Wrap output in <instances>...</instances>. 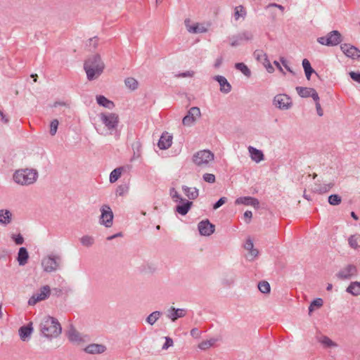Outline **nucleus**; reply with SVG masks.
I'll list each match as a JSON object with an SVG mask.
<instances>
[{"mask_svg":"<svg viewBox=\"0 0 360 360\" xmlns=\"http://www.w3.org/2000/svg\"><path fill=\"white\" fill-rule=\"evenodd\" d=\"M120 123L119 115L115 112H101L97 115L94 128L103 136H112L117 131Z\"/></svg>","mask_w":360,"mask_h":360,"instance_id":"nucleus-1","label":"nucleus"},{"mask_svg":"<svg viewBox=\"0 0 360 360\" xmlns=\"http://www.w3.org/2000/svg\"><path fill=\"white\" fill-rule=\"evenodd\" d=\"M39 330L44 337L51 340L60 335L62 328L56 319L50 316H44L40 320Z\"/></svg>","mask_w":360,"mask_h":360,"instance_id":"nucleus-2","label":"nucleus"},{"mask_svg":"<svg viewBox=\"0 0 360 360\" xmlns=\"http://www.w3.org/2000/svg\"><path fill=\"white\" fill-rule=\"evenodd\" d=\"M84 68L87 79L89 80H94L103 73L105 64L99 55L94 54L87 58L84 63Z\"/></svg>","mask_w":360,"mask_h":360,"instance_id":"nucleus-3","label":"nucleus"},{"mask_svg":"<svg viewBox=\"0 0 360 360\" xmlns=\"http://www.w3.org/2000/svg\"><path fill=\"white\" fill-rule=\"evenodd\" d=\"M39 173L37 169L32 168L19 169L13 174V181L22 186H28L37 182Z\"/></svg>","mask_w":360,"mask_h":360,"instance_id":"nucleus-4","label":"nucleus"},{"mask_svg":"<svg viewBox=\"0 0 360 360\" xmlns=\"http://www.w3.org/2000/svg\"><path fill=\"white\" fill-rule=\"evenodd\" d=\"M61 256L53 252L44 255L41 260V266L44 272L53 273L61 266Z\"/></svg>","mask_w":360,"mask_h":360,"instance_id":"nucleus-5","label":"nucleus"},{"mask_svg":"<svg viewBox=\"0 0 360 360\" xmlns=\"http://www.w3.org/2000/svg\"><path fill=\"white\" fill-rule=\"evenodd\" d=\"M214 160V154L210 150H200L192 156L193 163L198 167H209Z\"/></svg>","mask_w":360,"mask_h":360,"instance_id":"nucleus-6","label":"nucleus"},{"mask_svg":"<svg viewBox=\"0 0 360 360\" xmlns=\"http://www.w3.org/2000/svg\"><path fill=\"white\" fill-rule=\"evenodd\" d=\"M317 41L321 45L334 46L342 41V37L338 31L333 30L324 37H319Z\"/></svg>","mask_w":360,"mask_h":360,"instance_id":"nucleus-7","label":"nucleus"},{"mask_svg":"<svg viewBox=\"0 0 360 360\" xmlns=\"http://www.w3.org/2000/svg\"><path fill=\"white\" fill-rule=\"evenodd\" d=\"M101 216L99 223L106 228H110L113 224V213L110 207L108 205H103L100 208Z\"/></svg>","mask_w":360,"mask_h":360,"instance_id":"nucleus-8","label":"nucleus"},{"mask_svg":"<svg viewBox=\"0 0 360 360\" xmlns=\"http://www.w3.org/2000/svg\"><path fill=\"white\" fill-rule=\"evenodd\" d=\"M273 105L281 110H288L292 108V101L287 94H279L274 97Z\"/></svg>","mask_w":360,"mask_h":360,"instance_id":"nucleus-9","label":"nucleus"},{"mask_svg":"<svg viewBox=\"0 0 360 360\" xmlns=\"http://www.w3.org/2000/svg\"><path fill=\"white\" fill-rule=\"evenodd\" d=\"M201 116L200 109L198 107H192L184 117L182 124L186 127H192L200 120Z\"/></svg>","mask_w":360,"mask_h":360,"instance_id":"nucleus-10","label":"nucleus"},{"mask_svg":"<svg viewBox=\"0 0 360 360\" xmlns=\"http://www.w3.org/2000/svg\"><path fill=\"white\" fill-rule=\"evenodd\" d=\"M186 30L190 34H201L208 31V24L192 21L190 18L184 20Z\"/></svg>","mask_w":360,"mask_h":360,"instance_id":"nucleus-11","label":"nucleus"},{"mask_svg":"<svg viewBox=\"0 0 360 360\" xmlns=\"http://www.w3.org/2000/svg\"><path fill=\"white\" fill-rule=\"evenodd\" d=\"M51 294V288L49 285H44L38 292L33 294L29 299L28 304L30 305H34L37 302L44 300L49 297Z\"/></svg>","mask_w":360,"mask_h":360,"instance_id":"nucleus-12","label":"nucleus"},{"mask_svg":"<svg viewBox=\"0 0 360 360\" xmlns=\"http://www.w3.org/2000/svg\"><path fill=\"white\" fill-rule=\"evenodd\" d=\"M214 225L209 220H202L198 223V229L201 236H210L214 232Z\"/></svg>","mask_w":360,"mask_h":360,"instance_id":"nucleus-13","label":"nucleus"},{"mask_svg":"<svg viewBox=\"0 0 360 360\" xmlns=\"http://www.w3.org/2000/svg\"><path fill=\"white\" fill-rule=\"evenodd\" d=\"M340 49L344 54L348 58L356 59L360 57V50L351 44H342Z\"/></svg>","mask_w":360,"mask_h":360,"instance_id":"nucleus-14","label":"nucleus"},{"mask_svg":"<svg viewBox=\"0 0 360 360\" xmlns=\"http://www.w3.org/2000/svg\"><path fill=\"white\" fill-rule=\"evenodd\" d=\"M186 315V310L185 309H176L171 307L167 311V317L172 322H175L178 319L184 317Z\"/></svg>","mask_w":360,"mask_h":360,"instance_id":"nucleus-15","label":"nucleus"},{"mask_svg":"<svg viewBox=\"0 0 360 360\" xmlns=\"http://www.w3.org/2000/svg\"><path fill=\"white\" fill-rule=\"evenodd\" d=\"M356 274V266L354 265H347L341 269L337 274L340 279H349Z\"/></svg>","mask_w":360,"mask_h":360,"instance_id":"nucleus-16","label":"nucleus"},{"mask_svg":"<svg viewBox=\"0 0 360 360\" xmlns=\"http://www.w3.org/2000/svg\"><path fill=\"white\" fill-rule=\"evenodd\" d=\"M213 79L217 81L220 86V91L223 94H227L231 91V85L228 82L226 78L221 75H216L213 77Z\"/></svg>","mask_w":360,"mask_h":360,"instance_id":"nucleus-17","label":"nucleus"},{"mask_svg":"<svg viewBox=\"0 0 360 360\" xmlns=\"http://www.w3.org/2000/svg\"><path fill=\"white\" fill-rule=\"evenodd\" d=\"M32 323L30 322L26 326H21L18 330V334L20 340L23 342H27L30 339L31 335L33 333Z\"/></svg>","mask_w":360,"mask_h":360,"instance_id":"nucleus-18","label":"nucleus"},{"mask_svg":"<svg viewBox=\"0 0 360 360\" xmlns=\"http://www.w3.org/2000/svg\"><path fill=\"white\" fill-rule=\"evenodd\" d=\"M172 139L173 137L167 131L162 133L158 143L159 148L161 150L168 149L172 146Z\"/></svg>","mask_w":360,"mask_h":360,"instance_id":"nucleus-19","label":"nucleus"},{"mask_svg":"<svg viewBox=\"0 0 360 360\" xmlns=\"http://www.w3.org/2000/svg\"><path fill=\"white\" fill-rule=\"evenodd\" d=\"M13 214L8 209H0V226H7L12 223Z\"/></svg>","mask_w":360,"mask_h":360,"instance_id":"nucleus-20","label":"nucleus"},{"mask_svg":"<svg viewBox=\"0 0 360 360\" xmlns=\"http://www.w3.org/2000/svg\"><path fill=\"white\" fill-rule=\"evenodd\" d=\"M84 352L90 354H99L105 352L106 347L102 344H90L84 348Z\"/></svg>","mask_w":360,"mask_h":360,"instance_id":"nucleus-21","label":"nucleus"},{"mask_svg":"<svg viewBox=\"0 0 360 360\" xmlns=\"http://www.w3.org/2000/svg\"><path fill=\"white\" fill-rule=\"evenodd\" d=\"M235 203L236 205H250L255 208H258L259 205V202L257 198L250 196L238 198L236 200Z\"/></svg>","mask_w":360,"mask_h":360,"instance_id":"nucleus-22","label":"nucleus"},{"mask_svg":"<svg viewBox=\"0 0 360 360\" xmlns=\"http://www.w3.org/2000/svg\"><path fill=\"white\" fill-rule=\"evenodd\" d=\"M248 153L251 160L256 163H259L264 160V155L261 150L257 149L253 146H249L248 148Z\"/></svg>","mask_w":360,"mask_h":360,"instance_id":"nucleus-23","label":"nucleus"},{"mask_svg":"<svg viewBox=\"0 0 360 360\" xmlns=\"http://www.w3.org/2000/svg\"><path fill=\"white\" fill-rule=\"evenodd\" d=\"M333 182L324 183V184H315L313 187V191L319 194H323L328 192L333 186Z\"/></svg>","mask_w":360,"mask_h":360,"instance_id":"nucleus-24","label":"nucleus"},{"mask_svg":"<svg viewBox=\"0 0 360 360\" xmlns=\"http://www.w3.org/2000/svg\"><path fill=\"white\" fill-rule=\"evenodd\" d=\"M181 204L178 205L176 207V212L181 215H186L190 210L193 202L191 201L184 199L179 202Z\"/></svg>","mask_w":360,"mask_h":360,"instance_id":"nucleus-25","label":"nucleus"},{"mask_svg":"<svg viewBox=\"0 0 360 360\" xmlns=\"http://www.w3.org/2000/svg\"><path fill=\"white\" fill-rule=\"evenodd\" d=\"M29 259V254L27 249L24 247H22L19 249L18 252L17 261L20 266H25Z\"/></svg>","mask_w":360,"mask_h":360,"instance_id":"nucleus-26","label":"nucleus"},{"mask_svg":"<svg viewBox=\"0 0 360 360\" xmlns=\"http://www.w3.org/2000/svg\"><path fill=\"white\" fill-rule=\"evenodd\" d=\"M246 15L247 11L244 6L240 5L234 8L233 18L236 21H238L240 20H245Z\"/></svg>","mask_w":360,"mask_h":360,"instance_id":"nucleus-27","label":"nucleus"},{"mask_svg":"<svg viewBox=\"0 0 360 360\" xmlns=\"http://www.w3.org/2000/svg\"><path fill=\"white\" fill-rule=\"evenodd\" d=\"M96 98L97 103L101 106H103L109 110H112L115 107L113 102L108 100L104 96L98 95V96H96Z\"/></svg>","mask_w":360,"mask_h":360,"instance_id":"nucleus-28","label":"nucleus"},{"mask_svg":"<svg viewBox=\"0 0 360 360\" xmlns=\"http://www.w3.org/2000/svg\"><path fill=\"white\" fill-rule=\"evenodd\" d=\"M235 282L236 275L233 274H224L221 279V284L226 287L233 285Z\"/></svg>","mask_w":360,"mask_h":360,"instance_id":"nucleus-29","label":"nucleus"},{"mask_svg":"<svg viewBox=\"0 0 360 360\" xmlns=\"http://www.w3.org/2000/svg\"><path fill=\"white\" fill-rule=\"evenodd\" d=\"M318 341L325 348H335L338 347V343L332 340L327 336H321L318 339Z\"/></svg>","mask_w":360,"mask_h":360,"instance_id":"nucleus-30","label":"nucleus"},{"mask_svg":"<svg viewBox=\"0 0 360 360\" xmlns=\"http://www.w3.org/2000/svg\"><path fill=\"white\" fill-rule=\"evenodd\" d=\"M184 194L191 200H194L198 196V190L196 188H191L186 186H182Z\"/></svg>","mask_w":360,"mask_h":360,"instance_id":"nucleus-31","label":"nucleus"},{"mask_svg":"<svg viewBox=\"0 0 360 360\" xmlns=\"http://www.w3.org/2000/svg\"><path fill=\"white\" fill-rule=\"evenodd\" d=\"M162 312L160 311H155L150 314L146 319V323L150 326H153L161 317Z\"/></svg>","mask_w":360,"mask_h":360,"instance_id":"nucleus-32","label":"nucleus"},{"mask_svg":"<svg viewBox=\"0 0 360 360\" xmlns=\"http://www.w3.org/2000/svg\"><path fill=\"white\" fill-rule=\"evenodd\" d=\"M347 292L354 296L360 295V282H352L347 288Z\"/></svg>","mask_w":360,"mask_h":360,"instance_id":"nucleus-33","label":"nucleus"},{"mask_svg":"<svg viewBox=\"0 0 360 360\" xmlns=\"http://www.w3.org/2000/svg\"><path fill=\"white\" fill-rule=\"evenodd\" d=\"M235 68L240 71L243 75L247 77H251V70L244 63H237L235 64Z\"/></svg>","mask_w":360,"mask_h":360,"instance_id":"nucleus-34","label":"nucleus"},{"mask_svg":"<svg viewBox=\"0 0 360 360\" xmlns=\"http://www.w3.org/2000/svg\"><path fill=\"white\" fill-rule=\"evenodd\" d=\"M313 88L297 86L296 91L302 98H308L311 96V94L314 91Z\"/></svg>","mask_w":360,"mask_h":360,"instance_id":"nucleus-35","label":"nucleus"},{"mask_svg":"<svg viewBox=\"0 0 360 360\" xmlns=\"http://www.w3.org/2000/svg\"><path fill=\"white\" fill-rule=\"evenodd\" d=\"M216 342L217 339L215 338H210L208 340H202L200 343H199L198 348L202 350H206L212 347Z\"/></svg>","mask_w":360,"mask_h":360,"instance_id":"nucleus-36","label":"nucleus"},{"mask_svg":"<svg viewBox=\"0 0 360 360\" xmlns=\"http://www.w3.org/2000/svg\"><path fill=\"white\" fill-rule=\"evenodd\" d=\"M302 66L305 72L306 77L308 80L310 79L311 75L314 72L311 66L309 61L307 59L302 60Z\"/></svg>","mask_w":360,"mask_h":360,"instance_id":"nucleus-37","label":"nucleus"},{"mask_svg":"<svg viewBox=\"0 0 360 360\" xmlns=\"http://www.w3.org/2000/svg\"><path fill=\"white\" fill-rule=\"evenodd\" d=\"M81 244L86 248H89L94 244V238L93 236L89 235H85L79 239Z\"/></svg>","mask_w":360,"mask_h":360,"instance_id":"nucleus-38","label":"nucleus"},{"mask_svg":"<svg viewBox=\"0 0 360 360\" xmlns=\"http://www.w3.org/2000/svg\"><path fill=\"white\" fill-rule=\"evenodd\" d=\"M123 169L122 167H117L113 169L110 174V182L115 183L121 176Z\"/></svg>","mask_w":360,"mask_h":360,"instance_id":"nucleus-39","label":"nucleus"},{"mask_svg":"<svg viewBox=\"0 0 360 360\" xmlns=\"http://www.w3.org/2000/svg\"><path fill=\"white\" fill-rule=\"evenodd\" d=\"M349 246L353 249H357L360 247V236L352 235L348 239Z\"/></svg>","mask_w":360,"mask_h":360,"instance_id":"nucleus-40","label":"nucleus"},{"mask_svg":"<svg viewBox=\"0 0 360 360\" xmlns=\"http://www.w3.org/2000/svg\"><path fill=\"white\" fill-rule=\"evenodd\" d=\"M125 85L131 90H135L139 86L138 81L133 77H128L124 80Z\"/></svg>","mask_w":360,"mask_h":360,"instance_id":"nucleus-41","label":"nucleus"},{"mask_svg":"<svg viewBox=\"0 0 360 360\" xmlns=\"http://www.w3.org/2000/svg\"><path fill=\"white\" fill-rule=\"evenodd\" d=\"M254 38L253 34L250 31H243L238 34V39L240 41H251Z\"/></svg>","mask_w":360,"mask_h":360,"instance_id":"nucleus-42","label":"nucleus"},{"mask_svg":"<svg viewBox=\"0 0 360 360\" xmlns=\"http://www.w3.org/2000/svg\"><path fill=\"white\" fill-rule=\"evenodd\" d=\"M68 338L72 342H79L82 340L79 333L75 330H70L69 331Z\"/></svg>","mask_w":360,"mask_h":360,"instance_id":"nucleus-43","label":"nucleus"},{"mask_svg":"<svg viewBox=\"0 0 360 360\" xmlns=\"http://www.w3.org/2000/svg\"><path fill=\"white\" fill-rule=\"evenodd\" d=\"M323 300L321 298H316L314 300H313L309 307V314H310L314 309L320 308L323 305Z\"/></svg>","mask_w":360,"mask_h":360,"instance_id":"nucleus-44","label":"nucleus"},{"mask_svg":"<svg viewBox=\"0 0 360 360\" xmlns=\"http://www.w3.org/2000/svg\"><path fill=\"white\" fill-rule=\"evenodd\" d=\"M258 288L259 291L264 294L270 292V285L267 281H262L258 283Z\"/></svg>","mask_w":360,"mask_h":360,"instance_id":"nucleus-45","label":"nucleus"},{"mask_svg":"<svg viewBox=\"0 0 360 360\" xmlns=\"http://www.w3.org/2000/svg\"><path fill=\"white\" fill-rule=\"evenodd\" d=\"M341 197L337 194H333L328 197V202L331 205H338L341 203Z\"/></svg>","mask_w":360,"mask_h":360,"instance_id":"nucleus-46","label":"nucleus"},{"mask_svg":"<svg viewBox=\"0 0 360 360\" xmlns=\"http://www.w3.org/2000/svg\"><path fill=\"white\" fill-rule=\"evenodd\" d=\"M59 122L58 120L54 119L51 122L49 133L51 136H55L58 127Z\"/></svg>","mask_w":360,"mask_h":360,"instance_id":"nucleus-47","label":"nucleus"},{"mask_svg":"<svg viewBox=\"0 0 360 360\" xmlns=\"http://www.w3.org/2000/svg\"><path fill=\"white\" fill-rule=\"evenodd\" d=\"M169 195L174 202H180L184 200V198L181 197L179 193L174 188L169 190Z\"/></svg>","mask_w":360,"mask_h":360,"instance_id":"nucleus-48","label":"nucleus"},{"mask_svg":"<svg viewBox=\"0 0 360 360\" xmlns=\"http://www.w3.org/2000/svg\"><path fill=\"white\" fill-rule=\"evenodd\" d=\"M202 179L209 184H214L216 181V177L213 174L205 173L202 175Z\"/></svg>","mask_w":360,"mask_h":360,"instance_id":"nucleus-49","label":"nucleus"},{"mask_svg":"<svg viewBox=\"0 0 360 360\" xmlns=\"http://www.w3.org/2000/svg\"><path fill=\"white\" fill-rule=\"evenodd\" d=\"M258 254H259L258 250L257 249H255L254 248H252V250H248V253L246 257L249 261H252L257 257Z\"/></svg>","mask_w":360,"mask_h":360,"instance_id":"nucleus-50","label":"nucleus"},{"mask_svg":"<svg viewBox=\"0 0 360 360\" xmlns=\"http://www.w3.org/2000/svg\"><path fill=\"white\" fill-rule=\"evenodd\" d=\"M11 238L15 241L16 245H22L24 243V238L21 234H13Z\"/></svg>","mask_w":360,"mask_h":360,"instance_id":"nucleus-51","label":"nucleus"},{"mask_svg":"<svg viewBox=\"0 0 360 360\" xmlns=\"http://www.w3.org/2000/svg\"><path fill=\"white\" fill-rule=\"evenodd\" d=\"M165 343L162 345V349L167 350L169 347H172L174 345L173 340L169 337H165Z\"/></svg>","mask_w":360,"mask_h":360,"instance_id":"nucleus-52","label":"nucleus"},{"mask_svg":"<svg viewBox=\"0 0 360 360\" xmlns=\"http://www.w3.org/2000/svg\"><path fill=\"white\" fill-rule=\"evenodd\" d=\"M263 65L266 69L267 72L269 73H272L274 71V67L271 65L270 61L269 60L268 58H266V60H263L262 62Z\"/></svg>","mask_w":360,"mask_h":360,"instance_id":"nucleus-53","label":"nucleus"},{"mask_svg":"<svg viewBox=\"0 0 360 360\" xmlns=\"http://www.w3.org/2000/svg\"><path fill=\"white\" fill-rule=\"evenodd\" d=\"M255 56L256 59L262 63L267 58L266 54L261 51L255 52Z\"/></svg>","mask_w":360,"mask_h":360,"instance_id":"nucleus-54","label":"nucleus"},{"mask_svg":"<svg viewBox=\"0 0 360 360\" xmlns=\"http://www.w3.org/2000/svg\"><path fill=\"white\" fill-rule=\"evenodd\" d=\"M195 75V72L193 70H188L184 72L180 73L176 75L178 77H193Z\"/></svg>","mask_w":360,"mask_h":360,"instance_id":"nucleus-55","label":"nucleus"},{"mask_svg":"<svg viewBox=\"0 0 360 360\" xmlns=\"http://www.w3.org/2000/svg\"><path fill=\"white\" fill-rule=\"evenodd\" d=\"M227 201V198L225 197H221L219 200L213 205V209L217 210L223 205Z\"/></svg>","mask_w":360,"mask_h":360,"instance_id":"nucleus-56","label":"nucleus"},{"mask_svg":"<svg viewBox=\"0 0 360 360\" xmlns=\"http://www.w3.org/2000/svg\"><path fill=\"white\" fill-rule=\"evenodd\" d=\"M128 192V187L125 186H120L117 189V194L118 195H124Z\"/></svg>","mask_w":360,"mask_h":360,"instance_id":"nucleus-57","label":"nucleus"},{"mask_svg":"<svg viewBox=\"0 0 360 360\" xmlns=\"http://www.w3.org/2000/svg\"><path fill=\"white\" fill-rule=\"evenodd\" d=\"M349 75L353 80L360 83V72H350Z\"/></svg>","mask_w":360,"mask_h":360,"instance_id":"nucleus-58","label":"nucleus"},{"mask_svg":"<svg viewBox=\"0 0 360 360\" xmlns=\"http://www.w3.org/2000/svg\"><path fill=\"white\" fill-rule=\"evenodd\" d=\"M230 41H231L230 44H231V46H237L239 45V41L240 40L238 39V36L231 37L230 39Z\"/></svg>","mask_w":360,"mask_h":360,"instance_id":"nucleus-59","label":"nucleus"},{"mask_svg":"<svg viewBox=\"0 0 360 360\" xmlns=\"http://www.w3.org/2000/svg\"><path fill=\"white\" fill-rule=\"evenodd\" d=\"M244 248L248 251L249 250H252V248H254L253 242H252V240L250 238L247 239V240H246V242L245 243Z\"/></svg>","mask_w":360,"mask_h":360,"instance_id":"nucleus-60","label":"nucleus"},{"mask_svg":"<svg viewBox=\"0 0 360 360\" xmlns=\"http://www.w3.org/2000/svg\"><path fill=\"white\" fill-rule=\"evenodd\" d=\"M310 97H311L313 100L315 101V104L319 103V96L315 89H314V91L311 94Z\"/></svg>","mask_w":360,"mask_h":360,"instance_id":"nucleus-61","label":"nucleus"},{"mask_svg":"<svg viewBox=\"0 0 360 360\" xmlns=\"http://www.w3.org/2000/svg\"><path fill=\"white\" fill-rule=\"evenodd\" d=\"M0 118L3 123L7 124L9 122L7 116L0 110Z\"/></svg>","mask_w":360,"mask_h":360,"instance_id":"nucleus-62","label":"nucleus"},{"mask_svg":"<svg viewBox=\"0 0 360 360\" xmlns=\"http://www.w3.org/2000/svg\"><path fill=\"white\" fill-rule=\"evenodd\" d=\"M316 110L319 116L322 117L323 115V111L320 103H316Z\"/></svg>","mask_w":360,"mask_h":360,"instance_id":"nucleus-63","label":"nucleus"},{"mask_svg":"<svg viewBox=\"0 0 360 360\" xmlns=\"http://www.w3.org/2000/svg\"><path fill=\"white\" fill-rule=\"evenodd\" d=\"M222 63V58H217L214 64L215 68H219Z\"/></svg>","mask_w":360,"mask_h":360,"instance_id":"nucleus-64","label":"nucleus"}]
</instances>
